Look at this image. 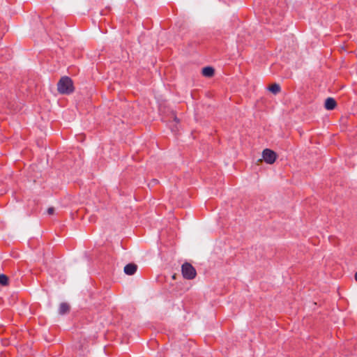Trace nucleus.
Wrapping results in <instances>:
<instances>
[{"label": "nucleus", "instance_id": "1", "mask_svg": "<svg viewBox=\"0 0 357 357\" xmlns=\"http://www.w3.org/2000/svg\"><path fill=\"white\" fill-rule=\"evenodd\" d=\"M58 91L61 94H70L74 91L73 80L68 77H62L57 84Z\"/></svg>", "mask_w": 357, "mask_h": 357}, {"label": "nucleus", "instance_id": "2", "mask_svg": "<svg viewBox=\"0 0 357 357\" xmlns=\"http://www.w3.org/2000/svg\"><path fill=\"white\" fill-rule=\"evenodd\" d=\"M183 277L186 280H192L196 277L195 268L188 262L184 263L181 266Z\"/></svg>", "mask_w": 357, "mask_h": 357}, {"label": "nucleus", "instance_id": "3", "mask_svg": "<svg viewBox=\"0 0 357 357\" xmlns=\"http://www.w3.org/2000/svg\"><path fill=\"white\" fill-rule=\"evenodd\" d=\"M262 158L267 164L271 165L275 162L277 155L273 151L266 149L262 152Z\"/></svg>", "mask_w": 357, "mask_h": 357}, {"label": "nucleus", "instance_id": "4", "mask_svg": "<svg viewBox=\"0 0 357 357\" xmlns=\"http://www.w3.org/2000/svg\"><path fill=\"white\" fill-rule=\"evenodd\" d=\"M137 266L135 264H128L124 267V273L126 275H132L135 273Z\"/></svg>", "mask_w": 357, "mask_h": 357}, {"label": "nucleus", "instance_id": "5", "mask_svg": "<svg viewBox=\"0 0 357 357\" xmlns=\"http://www.w3.org/2000/svg\"><path fill=\"white\" fill-rule=\"evenodd\" d=\"M337 105L336 101L333 98H328L324 104V107L327 110H332L335 108Z\"/></svg>", "mask_w": 357, "mask_h": 357}, {"label": "nucleus", "instance_id": "6", "mask_svg": "<svg viewBox=\"0 0 357 357\" xmlns=\"http://www.w3.org/2000/svg\"><path fill=\"white\" fill-rule=\"evenodd\" d=\"M70 310V305L66 303H62L60 304L59 313L60 314H65Z\"/></svg>", "mask_w": 357, "mask_h": 357}, {"label": "nucleus", "instance_id": "7", "mask_svg": "<svg viewBox=\"0 0 357 357\" xmlns=\"http://www.w3.org/2000/svg\"><path fill=\"white\" fill-rule=\"evenodd\" d=\"M202 74L204 76L211 77L214 75V69L212 67H204L202 69Z\"/></svg>", "mask_w": 357, "mask_h": 357}, {"label": "nucleus", "instance_id": "8", "mask_svg": "<svg viewBox=\"0 0 357 357\" xmlns=\"http://www.w3.org/2000/svg\"><path fill=\"white\" fill-rule=\"evenodd\" d=\"M268 90L273 94H277L280 91L281 88L278 84L274 83L268 86Z\"/></svg>", "mask_w": 357, "mask_h": 357}, {"label": "nucleus", "instance_id": "9", "mask_svg": "<svg viewBox=\"0 0 357 357\" xmlns=\"http://www.w3.org/2000/svg\"><path fill=\"white\" fill-rule=\"evenodd\" d=\"M8 282V278L6 275H0V284L2 285H7Z\"/></svg>", "mask_w": 357, "mask_h": 357}, {"label": "nucleus", "instance_id": "10", "mask_svg": "<svg viewBox=\"0 0 357 357\" xmlns=\"http://www.w3.org/2000/svg\"><path fill=\"white\" fill-rule=\"evenodd\" d=\"M54 212V208L53 207H50L48 209H47V213L49 215H52Z\"/></svg>", "mask_w": 357, "mask_h": 357}, {"label": "nucleus", "instance_id": "11", "mask_svg": "<svg viewBox=\"0 0 357 357\" xmlns=\"http://www.w3.org/2000/svg\"><path fill=\"white\" fill-rule=\"evenodd\" d=\"M174 121L176 122V123H178L179 122V120L176 117V116H174Z\"/></svg>", "mask_w": 357, "mask_h": 357}, {"label": "nucleus", "instance_id": "12", "mask_svg": "<svg viewBox=\"0 0 357 357\" xmlns=\"http://www.w3.org/2000/svg\"><path fill=\"white\" fill-rule=\"evenodd\" d=\"M354 278L356 281H357V272L355 273Z\"/></svg>", "mask_w": 357, "mask_h": 357}, {"label": "nucleus", "instance_id": "13", "mask_svg": "<svg viewBox=\"0 0 357 357\" xmlns=\"http://www.w3.org/2000/svg\"><path fill=\"white\" fill-rule=\"evenodd\" d=\"M172 130L173 132H175V131L176 130V129H174V128H172Z\"/></svg>", "mask_w": 357, "mask_h": 357}]
</instances>
